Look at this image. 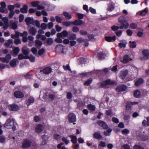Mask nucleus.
<instances>
[{"label":"nucleus","instance_id":"f257e3e1","mask_svg":"<svg viewBox=\"0 0 149 149\" xmlns=\"http://www.w3.org/2000/svg\"><path fill=\"white\" fill-rule=\"evenodd\" d=\"M118 21L119 23L121 24V25H125L126 24H128L127 29L128 28L129 24L127 21L128 19H127L126 17L124 16H121L119 17L118 19Z\"/></svg>","mask_w":149,"mask_h":149},{"label":"nucleus","instance_id":"f03ea898","mask_svg":"<svg viewBox=\"0 0 149 149\" xmlns=\"http://www.w3.org/2000/svg\"><path fill=\"white\" fill-rule=\"evenodd\" d=\"M138 102H126L125 106L126 111L129 112H131L132 111V105H134L136 104H138Z\"/></svg>","mask_w":149,"mask_h":149},{"label":"nucleus","instance_id":"7ed1b4c3","mask_svg":"<svg viewBox=\"0 0 149 149\" xmlns=\"http://www.w3.org/2000/svg\"><path fill=\"white\" fill-rule=\"evenodd\" d=\"M8 109L10 111H16L19 109L18 105L15 104H10L8 106Z\"/></svg>","mask_w":149,"mask_h":149},{"label":"nucleus","instance_id":"20e7f679","mask_svg":"<svg viewBox=\"0 0 149 149\" xmlns=\"http://www.w3.org/2000/svg\"><path fill=\"white\" fill-rule=\"evenodd\" d=\"M14 124V120H13L8 119L4 125L5 127L7 129L11 128Z\"/></svg>","mask_w":149,"mask_h":149},{"label":"nucleus","instance_id":"39448f33","mask_svg":"<svg viewBox=\"0 0 149 149\" xmlns=\"http://www.w3.org/2000/svg\"><path fill=\"white\" fill-rule=\"evenodd\" d=\"M31 143L32 141L30 140L26 139L24 141L22 147L24 149L29 148L31 147Z\"/></svg>","mask_w":149,"mask_h":149},{"label":"nucleus","instance_id":"423d86ee","mask_svg":"<svg viewBox=\"0 0 149 149\" xmlns=\"http://www.w3.org/2000/svg\"><path fill=\"white\" fill-rule=\"evenodd\" d=\"M68 118L69 122L70 123H73L76 121V115L73 113H70L68 115Z\"/></svg>","mask_w":149,"mask_h":149},{"label":"nucleus","instance_id":"0eeeda50","mask_svg":"<svg viewBox=\"0 0 149 149\" xmlns=\"http://www.w3.org/2000/svg\"><path fill=\"white\" fill-rule=\"evenodd\" d=\"M28 32L30 34L33 36H35L37 33V30L36 28L33 26H29L28 28Z\"/></svg>","mask_w":149,"mask_h":149},{"label":"nucleus","instance_id":"6e6552de","mask_svg":"<svg viewBox=\"0 0 149 149\" xmlns=\"http://www.w3.org/2000/svg\"><path fill=\"white\" fill-rule=\"evenodd\" d=\"M97 124L99 126L102 127L104 129H107L108 127V125L103 121L99 120L97 121Z\"/></svg>","mask_w":149,"mask_h":149},{"label":"nucleus","instance_id":"1a4fd4ad","mask_svg":"<svg viewBox=\"0 0 149 149\" xmlns=\"http://www.w3.org/2000/svg\"><path fill=\"white\" fill-rule=\"evenodd\" d=\"M14 95L17 98H21L24 96V93L20 91H15L14 93Z\"/></svg>","mask_w":149,"mask_h":149},{"label":"nucleus","instance_id":"9d476101","mask_svg":"<svg viewBox=\"0 0 149 149\" xmlns=\"http://www.w3.org/2000/svg\"><path fill=\"white\" fill-rule=\"evenodd\" d=\"M137 139L139 140L142 141H145L148 139L149 137L147 135L141 134H139L137 136Z\"/></svg>","mask_w":149,"mask_h":149},{"label":"nucleus","instance_id":"9b49d317","mask_svg":"<svg viewBox=\"0 0 149 149\" xmlns=\"http://www.w3.org/2000/svg\"><path fill=\"white\" fill-rule=\"evenodd\" d=\"M127 88V86L125 85L117 86L116 88V90L118 92H121L125 91Z\"/></svg>","mask_w":149,"mask_h":149},{"label":"nucleus","instance_id":"f8f14e48","mask_svg":"<svg viewBox=\"0 0 149 149\" xmlns=\"http://www.w3.org/2000/svg\"><path fill=\"white\" fill-rule=\"evenodd\" d=\"M128 24H126L125 26L124 25H120L119 27L117 26L113 25L111 27V29L113 31H116L118 30L119 29H123V28L126 29H127V26H128Z\"/></svg>","mask_w":149,"mask_h":149},{"label":"nucleus","instance_id":"ddd939ff","mask_svg":"<svg viewBox=\"0 0 149 149\" xmlns=\"http://www.w3.org/2000/svg\"><path fill=\"white\" fill-rule=\"evenodd\" d=\"M44 128V126L42 125L38 124L36 125L35 128V132L37 133H39L43 131Z\"/></svg>","mask_w":149,"mask_h":149},{"label":"nucleus","instance_id":"4468645a","mask_svg":"<svg viewBox=\"0 0 149 149\" xmlns=\"http://www.w3.org/2000/svg\"><path fill=\"white\" fill-rule=\"evenodd\" d=\"M52 71V69L50 67H46L43 68L41 70V72H43L44 74H48L50 73Z\"/></svg>","mask_w":149,"mask_h":149},{"label":"nucleus","instance_id":"2eb2a0df","mask_svg":"<svg viewBox=\"0 0 149 149\" xmlns=\"http://www.w3.org/2000/svg\"><path fill=\"white\" fill-rule=\"evenodd\" d=\"M106 54L102 52H100L97 55V57L99 60H102L105 58Z\"/></svg>","mask_w":149,"mask_h":149},{"label":"nucleus","instance_id":"dca6fc26","mask_svg":"<svg viewBox=\"0 0 149 149\" xmlns=\"http://www.w3.org/2000/svg\"><path fill=\"white\" fill-rule=\"evenodd\" d=\"M24 21L28 25H29L31 24L33 25V19L30 17H26Z\"/></svg>","mask_w":149,"mask_h":149},{"label":"nucleus","instance_id":"f3484780","mask_svg":"<svg viewBox=\"0 0 149 149\" xmlns=\"http://www.w3.org/2000/svg\"><path fill=\"white\" fill-rule=\"evenodd\" d=\"M120 74V78L122 80H124L126 76L128 74V71L127 70H125L121 72Z\"/></svg>","mask_w":149,"mask_h":149},{"label":"nucleus","instance_id":"a211bd4d","mask_svg":"<svg viewBox=\"0 0 149 149\" xmlns=\"http://www.w3.org/2000/svg\"><path fill=\"white\" fill-rule=\"evenodd\" d=\"M105 39L106 41L109 42H112V40L115 41L116 40V36H114L112 37L110 36H106L105 37Z\"/></svg>","mask_w":149,"mask_h":149},{"label":"nucleus","instance_id":"6ab92c4d","mask_svg":"<svg viewBox=\"0 0 149 149\" xmlns=\"http://www.w3.org/2000/svg\"><path fill=\"white\" fill-rule=\"evenodd\" d=\"M55 49L56 52H62L63 51V46L60 45H58L56 46Z\"/></svg>","mask_w":149,"mask_h":149},{"label":"nucleus","instance_id":"aec40b11","mask_svg":"<svg viewBox=\"0 0 149 149\" xmlns=\"http://www.w3.org/2000/svg\"><path fill=\"white\" fill-rule=\"evenodd\" d=\"M83 24L82 20L79 19H77L72 22V25L74 26L80 25Z\"/></svg>","mask_w":149,"mask_h":149},{"label":"nucleus","instance_id":"412c9836","mask_svg":"<svg viewBox=\"0 0 149 149\" xmlns=\"http://www.w3.org/2000/svg\"><path fill=\"white\" fill-rule=\"evenodd\" d=\"M93 138L97 139H100L102 138V136L101 135L100 133L98 132H95L93 134Z\"/></svg>","mask_w":149,"mask_h":149},{"label":"nucleus","instance_id":"4be33fe9","mask_svg":"<svg viewBox=\"0 0 149 149\" xmlns=\"http://www.w3.org/2000/svg\"><path fill=\"white\" fill-rule=\"evenodd\" d=\"M69 137L71 139V141L73 144H74L77 143V139L76 136L71 135L69 136Z\"/></svg>","mask_w":149,"mask_h":149},{"label":"nucleus","instance_id":"5701e85b","mask_svg":"<svg viewBox=\"0 0 149 149\" xmlns=\"http://www.w3.org/2000/svg\"><path fill=\"white\" fill-rule=\"evenodd\" d=\"M28 7L26 5H24L22 8L20 9V11L21 13H27V10Z\"/></svg>","mask_w":149,"mask_h":149},{"label":"nucleus","instance_id":"b1692460","mask_svg":"<svg viewBox=\"0 0 149 149\" xmlns=\"http://www.w3.org/2000/svg\"><path fill=\"white\" fill-rule=\"evenodd\" d=\"M22 53L25 56H28L29 53V49L26 47H23L22 49Z\"/></svg>","mask_w":149,"mask_h":149},{"label":"nucleus","instance_id":"393cba45","mask_svg":"<svg viewBox=\"0 0 149 149\" xmlns=\"http://www.w3.org/2000/svg\"><path fill=\"white\" fill-rule=\"evenodd\" d=\"M144 82L143 79L142 78H139L135 82V85L136 86H139Z\"/></svg>","mask_w":149,"mask_h":149},{"label":"nucleus","instance_id":"a878e982","mask_svg":"<svg viewBox=\"0 0 149 149\" xmlns=\"http://www.w3.org/2000/svg\"><path fill=\"white\" fill-rule=\"evenodd\" d=\"M34 101V99L33 97H29L26 103L27 106L28 107L31 104H33Z\"/></svg>","mask_w":149,"mask_h":149},{"label":"nucleus","instance_id":"bb28decb","mask_svg":"<svg viewBox=\"0 0 149 149\" xmlns=\"http://www.w3.org/2000/svg\"><path fill=\"white\" fill-rule=\"evenodd\" d=\"M3 20H6L4 22V25L3 26V28L4 30H6L9 27V24L8 22V19L6 17H4L3 19Z\"/></svg>","mask_w":149,"mask_h":149},{"label":"nucleus","instance_id":"cd10ccee","mask_svg":"<svg viewBox=\"0 0 149 149\" xmlns=\"http://www.w3.org/2000/svg\"><path fill=\"white\" fill-rule=\"evenodd\" d=\"M121 42L122 43L120 42L118 44V45L120 48L123 47L124 48L126 47V44H127L126 41L125 40H121Z\"/></svg>","mask_w":149,"mask_h":149},{"label":"nucleus","instance_id":"c85d7f7f","mask_svg":"<svg viewBox=\"0 0 149 149\" xmlns=\"http://www.w3.org/2000/svg\"><path fill=\"white\" fill-rule=\"evenodd\" d=\"M20 51V49L18 47H15L13 50V53L15 56L18 55Z\"/></svg>","mask_w":149,"mask_h":149},{"label":"nucleus","instance_id":"c756f323","mask_svg":"<svg viewBox=\"0 0 149 149\" xmlns=\"http://www.w3.org/2000/svg\"><path fill=\"white\" fill-rule=\"evenodd\" d=\"M129 56L128 55H124L123 57V63H127L129 62Z\"/></svg>","mask_w":149,"mask_h":149},{"label":"nucleus","instance_id":"7c9ffc66","mask_svg":"<svg viewBox=\"0 0 149 149\" xmlns=\"http://www.w3.org/2000/svg\"><path fill=\"white\" fill-rule=\"evenodd\" d=\"M148 11V8H146L143 10L139 12V14L141 16H144L146 15Z\"/></svg>","mask_w":149,"mask_h":149},{"label":"nucleus","instance_id":"2f4dec72","mask_svg":"<svg viewBox=\"0 0 149 149\" xmlns=\"http://www.w3.org/2000/svg\"><path fill=\"white\" fill-rule=\"evenodd\" d=\"M63 14L65 18L67 19H70L72 17L71 15L66 12H63Z\"/></svg>","mask_w":149,"mask_h":149},{"label":"nucleus","instance_id":"473e14b6","mask_svg":"<svg viewBox=\"0 0 149 149\" xmlns=\"http://www.w3.org/2000/svg\"><path fill=\"white\" fill-rule=\"evenodd\" d=\"M17 60L15 58H14L10 63V65L11 67L15 66L17 63Z\"/></svg>","mask_w":149,"mask_h":149},{"label":"nucleus","instance_id":"72a5a7b5","mask_svg":"<svg viewBox=\"0 0 149 149\" xmlns=\"http://www.w3.org/2000/svg\"><path fill=\"white\" fill-rule=\"evenodd\" d=\"M112 130L111 128H109L106 131L104 132V134L106 136H109L110 135L111 132H112Z\"/></svg>","mask_w":149,"mask_h":149},{"label":"nucleus","instance_id":"f704fd0d","mask_svg":"<svg viewBox=\"0 0 149 149\" xmlns=\"http://www.w3.org/2000/svg\"><path fill=\"white\" fill-rule=\"evenodd\" d=\"M28 56H24L23 54H19L18 56V59L19 60H21L23 59H26L27 58Z\"/></svg>","mask_w":149,"mask_h":149},{"label":"nucleus","instance_id":"c9c22d12","mask_svg":"<svg viewBox=\"0 0 149 149\" xmlns=\"http://www.w3.org/2000/svg\"><path fill=\"white\" fill-rule=\"evenodd\" d=\"M129 44H130V47L132 48L136 47V44L134 41L132 42L130 41L129 42Z\"/></svg>","mask_w":149,"mask_h":149},{"label":"nucleus","instance_id":"e433bc0d","mask_svg":"<svg viewBox=\"0 0 149 149\" xmlns=\"http://www.w3.org/2000/svg\"><path fill=\"white\" fill-rule=\"evenodd\" d=\"M87 108L89 110L91 111H94L95 110V107L93 105L89 104L88 105Z\"/></svg>","mask_w":149,"mask_h":149},{"label":"nucleus","instance_id":"4c0bfd02","mask_svg":"<svg viewBox=\"0 0 149 149\" xmlns=\"http://www.w3.org/2000/svg\"><path fill=\"white\" fill-rule=\"evenodd\" d=\"M92 78H90L87 81H85L84 83V86H89L92 82Z\"/></svg>","mask_w":149,"mask_h":149},{"label":"nucleus","instance_id":"58836bf2","mask_svg":"<svg viewBox=\"0 0 149 149\" xmlns=\"http://www.w3.org/2000/svg\"><path fill=\"white\" fill-rule=\"evenodd\" d=\"M114 7L111 4H109L107 10L108 11H111L114 10Z\"/></svg>","mask_w":149,"mask_h":149},{"label":"nucleus","instance_id":"ea45409f","mask_svg":"<svg viewBox=\"0 0 149 149\" xmlns=\"http://www.w3.org/2000/svg\"><path fill=\"white\" fill-rule=\"evenodd\" d=\"M62 24L63 26H68L72 25V22L64 21L62 22Z\"/></svg>","mask_w":149,"mask_h":149},{"label":"nucleus","instance_id":"a19ab883","mask_svg":"<svg viewBox=\"0 0 149 149\" xmlns=\"http://www.w3.org/2000/svg\"><path fill=\"white\" fill-rule=\"evenodd\" d=\"M105 81V83L107 85H113L115 84V82L113 81H111L110 79H108L106 80Z\"/></svg>","mask_w":149,"mask_h":149},{"label":"nucleus","instance_id":"79ce46f5","mask_svg":"<svg viewBox=\"0 0 149 149\" xmlns=\"http://www.w3.org/2000/svg\"><path fill=\"white\" fill-rule=\"evenodd\" d=\"M143 54L145 57L149 56V51L147 49H145L142 52Z\"/></svg>","mask_w":149,"mask_h":149},{"label":"nucleus","instance_id":"37998d69","mask_svg":"<svg viewBox=\"0 0 149 149\" xmlns=\"http://www.w3.org/2000/svg\"><path fill=\"white\" fill-rule=\"evenodd\" d=\"M140 95V91L138 90H135L134 94V95L135 97H139Z\"/></svg>","mask_w":149,"mask_h":149},{"label":"nucleus","instance_id":"c03bdc74","mask_svg":"<svg viewBox=\"0 0 149 149\" xmlns=\"http://www.w3.org/2000/svg\"><path fill=\"white\" fill-rule=\"evenodd\" d=\"M77 38L76 35L74 33H72L69 37V39L70 40H74Z\"/></svg>","mask_w":149,"mask_h":149},{"label":"nucleus","instance_id":"a18cd8bd","mask_svg":"<svg viewBox=\"0 0 149 149\" xmlns=\"http://www.w3.org/2000/svg\"><path fill=\"white\" fill-rule=\"evenodd\" d=\"M140 31H139L137 33V35L138 36L141 37H142L143 35V29H142V28H140Z\"/></svg>","mask_w":149,"mask_h":149},{"label":"nucleus","instance_id":"49530a36","mask_svg":"<svg viewBox=\"0 0 149 149\" xmlns=\"http://www.w3.org/2000/svg\"><path fill=\"white\" fill-rule=\"evenodd\" d=\"M137 25L136 24L132 23L130 24V28L132 29H135L137 28Z\"/></svg>","mask_w":149,"mask_h":149},{"label":"nucleus","instance_id":"de8ad7c7","mask_svg":"<svg viewBox=\"0 0 149 149\" xmlns=\"http://www.w3.org/2000/svg\"><path fill=\"white\" fill-rule=\"evenodd\" d=\"M53 41L52 38H48L47 40V42L48 45H51L53 43Z\"/></svg>","mask_w":149,"mask_h":149},{"label":"nucleus","instance_id":"09e8293b","mask_svg":"<svg viewBox=\"0 0 149 149\" xmlns=\"http://www.w3.org/2000/svg\"><path fill=\"white\" fill-rule=\"evenodd\" d=\"M32 75L30 74L29 72H28L26 74L24 75V77L26 79H29L31 78Z\"/></svg>","mask_w":149,"mask_h":149},{"label":"nucleus","instance_id":"8fccbe9b","mask_svg":"<svg viewBox=\"0 0 149 149\" xmlns=\"http://www.w3.org/2000/svg\"><path fill=\"white\" fill-rule=\"evenodd\" d=\"M121 132L123 134L126 135L129 133L130 131L127 129H125L121 130Z\"/></svg>","mask_w":149,"mask_h":149},{"label":"nucleus","instance_id":"3c124183","mask_svg":"<svg viewBox=\"0 0 149 149\" xmlns=\"http://www.w3.org/2000/svg\"><path fill=\"white\" fill-rule=\"evenodd\" d=\"M55 19L56 22L58 23H61L62 21V18L58 15L56 16Z\"/></svg>","mask_w":149,"mask_h":149},{"label":"nucleus","instance_id":"603ef678","mask_svg":"<svg viewBox=\"0 0 149 149\" xmlns=\"http://www.w3.org/2000/svg\"><path fill=\"white\" fill-rule=\"evenodd\" d=\"M6 60L7 63H8L11 58V56L10 54H8L5 56Z\"/></svg>","mask_w":149,"mask_h":149},{"label":"nucleus","instance_id":"864d4df0","mask_svg":"<svg viewBox=\"0 0 149 149\" xmlns=\"http://www.w3.org/2000/svg\"><path fill=\"white\" fill-rule=\"evenodd\" d=\"M26 59H29L31 62H34L35 60V57L33 55H31L29 56H28V57Z\"/></svg>","mask_w":149,"mask_h":149},{"label":"nucleus","instance_id":"5fc2aeb1","mask_svg":"<svg viewBox=\"0 0 149 149\" xmlns=\"http://www.w3.org/2000/svg\"><path fill=\"white\" fill-rule=\"evenodd\" d=\"M0 12L2 13H7L8 12V11L6 8L0 7Z\"/></svg>","mask_w":149,"mask_h":149},{"label":"nucleus","instance_id":"6e6d98bb","mask_svg":"<svg viewBox=\"0 0 149 149\" xmlns=\"http://www.w3.org/2000/svg\"><path fill=\"white\" fill-rule=\"evenodd\" d=\"M63 68L64 70H69L70 71H71V70L69 64H67L66 66L63 65Z\"/></svg>","mask_w":149,"mask_h":149},{"label":"nucleus","instance_id":"4d7b16f0","mask_svg":"<svg viewBox=\"0 0 149 149\" xmlns=\"http://www.w3.org/2000/svg\"><path fill=\"white\" fill-rule=\"evenodd\" d=\"M79 33L81 35L86 36L87 35L88 32L84 30H81L79 31Z\"/></svg>","mask_w":149,"mask_h":149},{"label":"nucleus","instance_id":"13d9d810","mask_svg":"<svg viewBox=\"0 0 149 149\" xmlns=\"http://www.w3.org/2000/svg\"><path fill=\"white\" fill-rule=\"evenodd\" d=\"M49 138V137L48 135H46L45 134L43 135L42 136V140L46 141H47Z\"/></svg>","mask_w":149,"mask_h":149},{"label":"nucleus","instance_id":"bf43d9fd","mask_svg":"<svg viewBox=\"0 0 149 149\" xmlns=\"http://www.w3.org/2000/svg\"><path fill=\"white\" fill-rule=\"evenodd\" d=\"M61 32L62 36L63 37H66L68 35V32L66 30H63Z\"/></svg>","mask_w":149,"mask_h":149},{"label":"nucleus","instance_id":"052dcab7","mask_svg":"<svg viewBox=\"0 0 149 149\" xmlns=\"http://www.w3.org/2000/svg\"><path fill=\"white\" fill-rule=\"evenodd\" d=\"M62 140L66 145L68 144L70 142L69 140H68L65 137H63L62 138Z\"/></svg>","mask_w":149,"mask_h":149},{"label":"nucleus","instance_id":"680f3d73","mask_svg":"<svg viewBox=\"0 0 149 149\" xmlns=\"http://www.w3.org/2000/svg\"><path fill=\"white\" fill-rule=\"evenodd\" d=\"M8 8L10 11H14L15 6L13 5H9L8 6Z\"/></svg>","mask_w":149,"mask_h":149},{"label":"nucleus","instance_id":"e2e57ef3","mask_svg":"<svg viewBox=\"0 0 149 149\" xmlns=\"http://www.w3.org/2000/svg\"><path fill=\"white\" fill-rule=\"evenodd\" d=\"M35 44L36 45H38L40 47L41 46L42 44V42L38 40H36Z\"/></svg>","mask_w":149,"mask_h":149},{"label":"nucleus","instance_id":"0e129e2a","mask_svg":"<svg viewBox=\"0 0 149 149\" xmlns=\"http://www.w3.org/2000/svg\"><path fill=\"white\" fill-rule=\"evenodd\" d=\"M121 149H130V148L128 145L124 144L121 146Z\"/></svg>","mask_w":149,"mask_h":149},{"label":"nucleus","instance_id":"69168bd1","mask_svg":"<svg viewBox=\"0 0 149 149\" xmlns=\"http://www.w3.org/2000/svg\"><path fill=\"white\" fill-rule=\"evenodd\" d=\"M39 3V1H34L31 3L32 6L33 7H37Z\"/></svg>","mask_w":149,"mask_h":149},{"label":"nucleus","instance_id":"338daca9","mask_svg":"<svg viewBox=\"0 0 149 149\" xmlns=\"http://www.w3.org/2000/svg\"><path fill=\"white\" fill-rule=\"evenodd\" d=\"M112 113V110L111 109L107 110L105 111V113L107 116H111Z\"/></svg>","mask_w":149,"mask_h":149},{"label":"nucleus","instance_id":"774afa93","mask_svg":"<svg viewBox=\"0 0 149 149\" xmlns=\"http://www.w3.org/2000/svg\"><path fill=\"white\" fill-rule=\"evenodd\" d=\"M133 148L134 149H144L141 146L137 145H134Z\"/></svg>","mask_w":149,"mask_h":149}]
</instances>
